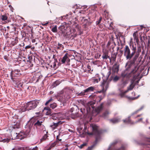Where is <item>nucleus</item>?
Here are the masks:
<instances>
[{
	"label": "nucleus",
	"mask_w": 150,
	"mask_h": 150,
	"mask_svg": "<svg viewBox=\"0 0 150 150\" xmlns=\"http://www.w3.org/2000/svg\"><path fill=\"white\" fill-rule=\"evenodd\" d=\"M131 50L132 52L131 53L130 49L128 45H126L124 47V55L126 57L127 59H129L130 60L128 62L127 64H129V67H130L132 65L135 64L136 61L139 56V54H136L134 57L132 58L134 56L136 53V47L133 45L132 46H130Z\"/></svg>",
	"instance_id": "nucleus-1"
},
{
	"label": "nucleus",
	"mask_w": 150,
	"mask_h": 150,
	"mask_svg": "<svg viewBox=\"0 0 150 150\" xmlns=\"http://www.w3.org/2000/svg\"><path fill=\"white\" fill-rule=\"evenodd\" d=\"M91 127H92L93 130L92 132H86V130L87 129V127L85 126L83 130L85 133H87V134L89 135H94L96 136L95 140L94 142V144L91 146L89 147L87 150H92L93 148L96 146L97 143L99 139L100 138V131L98 130V127L96 125L91 124L90 125Z\"/></svg>",
	"instance_id": "nucleus-2"
},
{
	"label": "nucleus",
	"mask_w": 150,
	"mask_h": 150,
	"mask_svg": "<svg viewBox=\"0 0 150 150\" xmlns=\"http://www.w3.org/2000/svg\"><path fill=\"white\" fill-rule=\"evenodd\" d=\"M139 67L137 64L136 65L134 68L132 70L131 72L129 74L128 76L129 77H133L131 81V83L130 86L127 87V90L128 92L129 91L132 90L135 86V80L138 79L139 76L140 71H139Z\"/></svg>",
	"instance_id": "nucleus-3"
},
{
	"label": "nucleus",
	"mask_w": 150,
	"mask_h": 150,
	"mask_svg": "<svg viewBox=\"0 0 150 150\" xmlns=\"http://www.w3.org/2000/svg\"><path fill=\"white\" fill-rule=\"evenodd\" d=\"M38 116L33 117L28 122L27 126L28 127V128L30 129L29 132L30 131L33 124L36 128L43 125L42 124V122L41 120H38Z\"/></svg>",
	"instance_id": "nucleus-4"
},
{
	"label": "nucleus",
	"mask_w": 150,
	"mask_h": 150,
	"mask_svg": "<svg viewBox=\"0 0 150 150\" xmlns=\"http://www.w3.org/2000/svg\"><path fill=\"white\" fill-rule=\"evenodd\" d=\"M39 102L37 100H33L28 102L25 105V110H29L35 108Z\"/></svg>",
	"instance_id": "nucleus-5"
},
{
	"label": "nucleus",
	"mask_w": 150,
	"mask_h": 150,
	"mask_svg": "<svg viewBox=\"0 0 150 150\" xmlns=\"http://www.w3.org/2000/svg\"><path fill=\"white\" fill-rule=\"evenodd\" d=\"M95 87L94 86H91L88 87L83 91H81L80 93H77L76 94L78 96H83L86 95V93L90 92L93 91L95 90Z\"/></svg>",
	"instance_id": "nucleus-6"
},
{
	"label": "nucleus",
	"mask_w": 150,
	"mask_h": 150,
	"mask_svg": "<svg viewBox=\"0 0 150 150\" xmlns=\"http://www.w3.org/2000/svg\"><path fill=\"white\" fill-rule=\"evenodd\" d=\"M67 26L66 25H61L59 28V33L63 35L64 37L67 36L69 35L68 33L67 30Z\"/></svg>",
	"instance_id": "nucleus-7"
},
{
	"label": "nucleus",
	"mask_w": 150,
	"mask_h": 150,
	"mask_svg": "<svg viewBox=\"0 0 150 150\" xmlns=\"http://www.w3.org/2000/svg\"><path fill=\"white\" fill-rule=\"evenodd\" d=\"M81 18V21L84 23V25L83 26H84V28L86 29L87 28L88 26H90L93 22L92 21H88L87 19L84 18V17H82Z\"/></svg>",
	"instance_id": "nucleus-8"
},
{
	"label": "nucleus",
	"mask_w": 150,
	"mask_h": 150,
	"mask_svg": "<svg viewBox=\"0 0 150 150\" xmlns=\"http://www.w3.org/2000/svg\"><path fill=\"white\" fill-rule=\"evenodd\" d=\"M20 71L19 69H15L13 71H12L10 73V75L11 77V79L13 81H15V80H16L17 78H13V75L14 76H16L17 75H19V73L20 72Z\"/></svg>",
	"instance_id": "nucleus-9"
},
{
	"label": "nucleus",
	"mask_w": 150,
	"mask_h": 150,
	"mask_svg": "<svg viewBox=\"0 0 150 150\" xmlns=\"http://www.w3.org/2000/svg\"><path fill=\"white\" fill-rule=\"evenodd\" d=\"M109 81L107 80H103V81L101 84V86L102 87V90L106 91L109 85Z\"/></svg>",
	"instance_id": "nucleus-10"
},
{
	"label": "nucleus",
	"mask_w": 150,
	"mask_h": 150,
	"mask_svg": "<svg viewBox=\"0 0 150 150\" xmlns=\"http://www.w3.org/2000/svg\"><path fill=\"white\" fill-rule=\"evenodd\" d=\"M24 135L23 133L21 132L18 133V134L17 133H14L12 134L11 136H12V135H13V136H15V137H14V138L13 137L12 139H22L24 137Z\"/></svg>",
	"instance_id": "nucleus-11"
},
{
	"label": "nucleus",
	"mask_w": 150,
	"mask_h": 150,
	"mask_svg": "<svg viewBox=\"0 0 150 150\" xmlns=\"http://www.w3.org/2000/svg\"><path fill=\"white\" fill-rule=\"evenodd\" d=\"M95 103L93 101H90L86 105V111L87 113H88V112L91 111V108H92L93 110L94 108L93 105Z\"/></svg>",
	"instance_id": "nucleus-12"
},
{
	"label": "nucleus",
	"mask_w": 150,
	"mask_h": 150,
	"mask_svg": "<svg viewBox=\"0 0 150 150\" xmlns=\"http://www.w3.org/2000/svg\"><path fill=\"white\" fill-rule=\"evenodd\" d=\"M103 53L102 58L103 60L107 59L108 58L110 59V57L108 56L109 52L106 49H103L102 50Z\"/></svg>",
	"instance_id": "nucleus-13"
},
{
	"label": "nucleus",
	"mask_w": 150,
	"mask_h": 150,
	"mask_svg": "<svg viewBox=\"0 0 150 150\" xmlns=\"http://www.w3.org/2000/svg\"><path fill=\"white\" fill-rule=\"evenodd\" d=\"M104 20L105 21L107 20L108 24L109 25V27H108V29L110 30H112L114 29L113 27V23L111 19L110 18H106L105 17V18Z\"/></svg>",
	"instance_id": "nucleus-14"
},
{
	"label": "nucleus",
	"mask_w": 150,
	"mask_h": 150,
	"mask_svg": "<svg viewBox=\"0 0 150 150\" xmlns=\"http://www.w3.org/2000/svg\"><path fill=\"white\" fill-rule=\"evenodd\" d=\"M70 95L69 94L66 93L63 96V97H62V98L61 99V101L63 103H66V101L70 99Z\"/></svg>",
	"instance_id": "nucleus-15"
},
{
	"label": "nucleus",
	"mask_w": 150,
	"mask_h": 150,
	"mask_svg": "<svg viewBox=\"0 0 150 150\" xmlns=\"http://www.w3.org/2000/svg\"><path fill=\"white\" fill-rule=\"evenodd\" d=\"M70 112H71V117L74 119L78 116V112H74V108H72L70 109Z\"/></svg>",
	"instance_id": "nucleus-16"
},
{
	"label": "nucleus",
	"mask_w": 150,
	"mask_h": 150,
	"mask_svg": "<svg viewBox=\"0 0 150 150\" xmlns=\"http://www.w3.org/2000/svg\"><path fill=\"white\" fill-rule=\"evenodd\" d=\"M113 73H117L119 70V66L117 63L115 64L112 69Z\"/></svg>",
	"instance_id": "nucleus-17"
},
{
	"label": "nucleus",
	"mask_w": 150,
	"mask_h": 150,
	"mask_svg": "<svg viewBox=\"0 0 150 150\" xmlns=\"http://www.w3.org/2000/svg\"><path fill=\"white\" fill-rule=\"evenodd\" d=\"M103 105L104 103H101L99 106L95 108V111L98 113L100 112L103 109Z\"/></svg>",
	"instance_id": "nucleus-18"
},
{
	"label": "nucleus",
	"mask_w": 150,
	"mask_h": 150,
	"mask_svg": "<svg viewBox=\"0 0 150 150\" xmlns=\"http://www.w3.org/2000/svg\"><path fill=\"white\" fill-rule=\"evenodd\" d=\"M44 111H45L46 114L47 115H51L52 114V112L51 110L49 107H45L44 108Z\"/></svg>",
	"instance_id": "nucleus-19"
},
{
	"label": "nucleus",
	"mask_w": 150,
	"mask_h": 150,
	"mask_svg": "<svg viewBox=\"0 0 150 150\" xmlns=\"http://www.w3.org/2000/svg\"><path fill=\"white\" fill-rule=\"evenodd\" d=\"M100 80V78L99 76H97L96 77H92L91 79V81L94 83H97Z\"/></svg>",
	"instance_id": "nucleus-20"
},
{
	"label": "nucleus",
	"mask_w": 150,
	"mask_h": 150,
	"mask_svg": "<svg viewBox=\"0 0 150 150\" xmlns=\"http://www.w3.org/2000/svg\"><path fill=\"white\" fill-rule=\"evenodd\" d=\"M110 122L113 123H117L120 121V119L118 118H115L110 120Z\"/></svg>",
	"instance_id": "nucleus-21"
},
{
	"label": "nucleus",
	"mask_w": 150,
	"mask_h": 150,
	"mask_svg": "<svg viewBox=\"0 0 150 150\" xmlns=\"http://www.w3.org/2000/svg\"><path fill=\"white\" fill-rule=\"evenodd\" d=\"M14 83H15L16 85H17L18 87H21L22 86L23 84L20 82L19 80L18 79L15 80V81H13Z\"/></svg>",
	"instance_id": "nucleus-22"
},
{
	"label": "nucleus",
	"mask_w": 150,
	"mask_h": 150,
	"mask_svg": "<svg viewBox=\"0 0 150 150\" xmlns=\"http://www.w3.org/2000/svg\"><path fill=\"white\" fill-rule=\"evenodd\" d=\"M12 40L11 42V45L13 46L15 45L18 42V40L17 37H16L14 39L13 38L12 39Z\"/></svg>",
	"instance_id": "nucleus-23"
},
{
	"label": "nucleus",
	"mask_w": 150,
	"mask_h": 150,
	"mask_svg": "<svg viewBox=\"0 0 150 150\" xmlns=\"http://www.w3.org/2000/svg\"><path fill=\"white\" fill-rule=\"evenodd\" d=\"M124 123H127L131 124H133L134 123V122H132L130 119V117H129L127 119L123 120Z\"/></svg>",
	"instance_id": "nucleus-24"
},
{
	"label": "nucleus",
	"mask_w": 150,
	"mask_h": 150,
	"mask_svg": "<svg viewBox=\"0 0 150 150\" xmlns=\"http://www.w3.org/2000/svg\"><path fill=\"white\" fill-rule=\"evenodd\" d=\"M58 143V141H56L52 143L50 146L49 147L48 149L47 150H50L53 147H54L55 145Z\"/></svg>",
	"instance_id": "nucleus-25"
},
{
	"label": "nucleus",
	"mask_w": 150,
	"mask_h": 150,
	"mask_svg": "<svg viewBox=\"0 0 150 150\" xmlns=\"http://www.w3.org/2000/svg\"><path fill=\"white\" fill-rule=\"evenodd\" d=\"M67 54H68L67 53H66L62 59L61 62L63 64L64 63L67 59H69L67 56Z\"/></svg>",
	"instance_id": "nucleus-26"
},
{
	"label": "nucleus",
	"mask_w": 150,
	"mask_h": 150,
	"mask_svg": "<svg viewBox=\"0 0 150 150\" xmlns=\"http://www.w3.org/2000/svg\"><path fill=\"white\" fill-rule=\"evenodd\" d=\"M59 122H58L57 123H53V124L50 125V127L53 130H54L59 124Z\"/></svg>",
	"instance_id": "nucleus-27"
},
{
	"label": "nucleus",
	"mask_w": 150,
	"mask_h": 150,
	"mask_svg": "<svg viewBox=\"0 0 150 150\" xmlns=\"http://www.w3.org/2000/svg\"><path fill=\"white\" fill-rule=\"evenodd\" d=\"M12 150H30L29 147H21L18 148H13Z\"/></svg>",
	"instance_id": "nucleus-28"
},
{
	"label": "nucleus",
	"mask_w": 150,
	"mask_h": 150,
	"mask_svg": "<svg viewBox=\"0 0 150 150\" xmlns=\"http://www.w3.org/2000/svg\"><path fill=\"white\" fill-rule=\"evenodd\" d=\"M109 114V112L107 111H106L101 116L104 118H107L108 117V116Z\"/></svg>",
	"instance_id": "nucleus-29"
},
{
	"label": "nucleus",
	"mask_w": 150,
	"mask_h": 150,
	"mask_svg": "<svg viewBox=\"0 0 150 150\" xmlns=\"http://www.w3.org/2000/svg\"><path fill=\"white\" fill-rule=\"evenodd\" d=\"M117 53H114L111 54V58L113 61H115L116 60Z\"/></svg>",
	"instance_id": "nucleus-30"
},
{
	"label": "nucleus",
	"mask_w": 150,
	"mask_h": 150,
	"mask_svg": "<svg viewBox=\"0 0 150 150\" xmlns=\"http://www.w3.org/2000/svg\"><path fill=\"white\" fill-rule=\"evenodd\" d=\"M10 139L8 138L2 139L1 138L0 139V142H2L3 143L7 142L8 143L9 142Z\"/></svg>",
	"instance_id": "nucleus-31"
},
{
	"label": "nucleus",
	"mask_w": 150,
	"mask_h": 150,
	"mask_svg": "<svg viewBox=\"0 0 150 150\" xmlns=\"http://www.w3.org/2000/svg\"><path fill=\"white\" fill-rule=\"evenodd\" d=\"M60 83L59 81H56L54 82L52 84V86L54 87H55L57 86Z\"/></svg>",
	"instance_id": "nucleus-32"
},
{
	"label": "nucleus",
	"mask_w": 150,
	"mask_h": 150,
	"mask_svg": "<svg viewBox=\"0 0 150 150\" xmlns=\"http://www.w3.org/2000/svg\"><path fill=\"white\" fill-rule=\"evenodd\" d=\"M102 17H100L99 20L96 21V25H98V26L99 27H100L101 28V24H100V23L101 22V21L102 20Z\"/></svg>",
	"instance_id": "nucleus-33"
},
{
	"label": "nucleus",
	"mask_w": 150,
	"mask_h": 150,
	"mask_svg": "<svg viewBox=\"0 0 150 150\" xmlns=\"http://www.w3.org/2000/svg\"><path fill=\"white\" fill-rule=\"evenodd\" d=\"M64 46L61 44L58 43L57 46V49L59 50H63L64 49Z\"/></svg>",
	"instance_id": "nucleus-34"
},
{
	"label": "nucleus",
	"mask_w": 150,
	"mask_h": 150,
	"mask_svg": "<svg viewBox=\"0 0 150 150\" xmlns=\"http://www.w3.org/2000/svg\"><path fill=\"white\" fill-rule=\"evenodd\" d=\"M118 142V140H115L110 144V147L114 146L117 144Z\"/></svg>",
	"instance_id": "nucleus-35"
},
{
	"label": "nucleus",
	"mask_w": 150,
	"mask_h": 150,
	"mask_svg": "<svg viewBox=\"0 0 150 150\" xmlns=\"http://www.w3.org/2000/svg\"><path fill=\"white\" fill-rule=\"evenodd\" d=\"M57 106V104L55 103H53L50 105V107L52 109H54Z\"/></svg>",
	"instance_id": "nucleus-36"
},
{
	"label": "nucleus",
	"mask_w": 150,
	"mask_h": 150,
	"mask_svg": "<svg viewBox=\"0 0 150 150\" xmlns=\"http://www.w3.org/2000/svg\"><path fill=\"white\" fill-rule=\"evenodd\" d=\"M48 137V136H47V134H45L43 136L42 138L40 139V142H42L43 141L45 140Z\"/></svg>",
	"instance_id": "nucleus-37"
},
{
	"label": "nucleus",
	"mask_w": 150,
	"mask_h": 150,
	"mask_svg": "<svg viewBox=\"0 0 150 150\" xmlns=\"http://www.w3.org/2000/svg\"><path fill=\"white\" fill-rule=\"evenodd\" d=\"M127 92V91L126 90L124 92H121L119 95L122 98L125 96V94Z\"/></svg>",
	"instance_id": "nucleus-38"
},
{
	"label": "nucleus",
	"mask_w": 150,
	"mask_h": 150,
	"mask_svg": "<svg viewBox=\"0 0 150 150\" xmlns=\"http://www.w3.org/2000/svg\"><path fill=\"white\" fill-rule=\"evenodd\" d=\"M8 18L6 14H4L2 15L1 17V19L2 21H5Z\"/></svg>",
	"instance_id": "nucleus-39"
},
{
	"label": "nucleus",
	"mask_w": 150,
	"mask_h": 150,
	"mask_svg": "<svg viewBox=\"0 0 150 150\" xmlns=\"http://www.w3.org/2000/svg\"><path fill=\"white\" fill-rule=\"evenodd\" d=\"M120 79V77L118 76H115L113 79V81L114 82H116L118 81Z\"/></svg>",
	"instance_id": "nucleus-40"
},
{
	"label": "nucleus",
	"mask_w": 150,
	"mask_h": 150,
	"mask_svg": "<svg viewBox=\"0 0 150 150\" xmlns=\"http://www.w3.org/2000/svg\"><path fill=\"white\" fill-rule=\"evenodd\" d=\"M20 125L19 123H16V124H14L13 125V128L14 129L16 128H20Z\"/></svg>",
	"instance_id": "nucleus-41"
},
{
	"label": "nucleus",
	"mask_w": 150,
	"mask_h": 150,
	"mask_svg": "<svg viewBox=\"0 0 150 150\" xmlns=\"http://www.w3.org/2000/svg\"><path fill=\"white\" fill-rule=\"evenodd\" d=\"M51 30L53 32L57 33V26L56 25L55 26L52 28Z\"/></svg>",
	"instance_id": "nucleus-42"
},
{
	"label": "nucleus",
	"mask_w": 150,
	"mask_h": 150,
	"mask_svg": "<svg viewBox=\"0 0 150 150\" xmlns=\"http://www.w3.org/2000/svg\"><path fill=\"white\" fill-rule=\"evenodd\" d=\"M141 48L139 45L137 46V51L136 53V54H139V53L141 52Z\"/></svg>",
	"instance_id": "nucleus-43"
},
{
	"label": "nucleus",
	"mask_w": 150,
	"mask_h": 150,
	"mask_svg": "<svg viewBox=\"0 0 150 150\" xmlns=\"http://www.w3.org/2000/svg\"><path fill=\"white\" fill-rule=\"evenodd\" d=\"M53 99L52 98H51L50 99L47 101L45 104V105H47L49 103L52 102L53 101Z\"/></svg>",
	"instance_id": "nucleus-44"
},
{
	"label": "nucleus",
	"mask_w": 150,
	"mask_h": 150,
	"mask_svg": "<svg viewBox=\"0 0 150 150\" xmlns=\"http://www.w3.org/2000/svg\"><path fill=\"white\" fill-rule=\"evenodd\" d=\"M133 36L134 40L137 39L138 40V35H137V32H135L133 34Z\"/></svg>",
	"instance_id": "nucleus-45"
},
{
	"label": "nucleus",
	"mask_w": 150,
	"mask_h": 150,
	"mask_svg": "<svg viewBox=\"0 0 150 150\" xmlns=\"http://www.w3.org/2000/svg\"><path fill=\"white\" fill-rule=\"evenodd\" d=\"M115 39V38H114L113 35H112L111 36V41H112V42L114 43V44L115 46L116 45V44L115 42L114 41Z\"/></svg>",
	"instance_id": "nucleus-46"
},
{
	"label": "nucleus",
	"mask_w": 150,
	"mask_h": 150,
	"mask_svg": "<svg viewBox=\"0 0 150 150\" xmlns=\"http://www.w3.org/2000/svg\"><path fill=\"white\" fill-rule=\"evenodd\" d=\"M86 145L87 144L86 143H84L79 146V147L80 149H82L83 148L84 146H86Z\"/></svg>",
	"instance_id": "nucleus-47"
},
{
	"label": "nucleus",
	"mask_w": 150,
	"mask_h": 150,
	"mask_svg": "<svg viewBox=\"0 0 150 150\" xmlns=\"http://www.w3.org/2000/svg\"><path fill=\"white\" fill-rule=\"evenodd\" d=\"M126 97L129 100H134L137 98L136 97H128L127 96H126Z\"/></svg>",
	"instance_id": "nucleus-48"
},
{
	"label": "nucleus",
	"mask_w": 150,
	"mask_h": 150,
	"mask_svg": "<svg viewBox=\"0 0 150 150\" xmlns=\"http://www.w3.org/2000/svg\"><path fill=\"white\" fill-rule=\"evenodd\" d=\"M87 68L88 69V72L90 71L91 70V67L89 65H88L87 66Z\"/></svg>",
	"instance_id": "nucleus-49"
},
{
	"label": "nucleus",
	"mask_w": 150,
	"mask_h": 150,
	"mask_svg": "<svg viewBox=\"0 0 150 150\" xmlns=\"http://www.w3.org/2000/svg\"><path fill=\"white\" fill-rule=\"evenodd\" d=\"M59 135H57V137H56V139H57L56 141H58V142H59V141L61 142V141L62 140V139H60L59 138Z\"/></svg>",
	"instance_id": "nucleus-50"
},
{
	"label": "nucleus",
	"mask_w": 150,
	"mask_h": 150,
	"mask_svg": "<svg viewBox=\"0 0 150 150\" xmlns=\"http://www.w3.org/2000/svg\"><path fill=\"white\" fill-rule=\"evenodd\" d=\"M121 76L123 78L125 77L126 76V74H125L124 73H122L121 74Z\"/></svg>",
	"instance_id": "nucleus-51"
},
{
	"label": "nucleus",
	"mask_w": 150,
	"mask_h": 150,
	"mask_svg": "<svg viewBox=\"0 0 150 150\" xmlns=\"http://www.w3.org/2000/svg\"><path fill=\"white\" fill-rule=\"evenodd\" d=\"M76 28L78 29L79 30H80L81 29V27L78 25L76 26Z\"/></svg>",
	"instance_id": "nucleus-52"
},
{
	"label": "nucleus",
	"mask_w": 150,
	"mask_h": 150,
	"mask_svg": "<svg viewBox=\"0 0 150 150\" xmlns=\"http://www.w3.org/2000/svg\"><path fill=\"white\" fill-rule=\"evenodd\" d=\"M8 6L9 7V8H10L11 10L12 11H13V8L12 7V6L11 5H9Z\"/></svg>",
	"instance_id": "nucleus-53"
},
{
	"label": "nucleus",
	"mask_w": 150,
	"mask_h": 150,
	"mask_svg": "<svg viewBox=\"0 0 150 150\" xmlns=\"http://www.w3.org/2000/svg\"><path fill=\"white\" fill-rule=\"evenodd\" d=\"M56 55H55L54 54L53 56V58L54 59V61L56 62H57V60L56 58H55Z\"/></svg>",
	"instance_id": "nucleus-54"
},
{
	"label": "nucleus",
	"mask_w": 150,
	"mask_h": 150,
	"mask_svg": "<svg viewBox=\"0 0 150 150\" xmlns=\"http://www.w3.org/2000/svg\"><path fill=\"white\" fill-rule=\"evenodd\" d=\"M38 147L35 146V147L33 148V149H32L31 150H38ZM30 150V149H29Z\"/></svg>",
	"instance_id": "nucleus-55"
},
{
	"label": "nucleus",
	"mask_w": 150,
	"mask_h": 150,
	"mask_svg": "<svg viewBox=\"0 0 150 150\" xmlns=\"http://www.w3.org/2000/svg\"><path fill=\"white\" fill-rule=\"evenodd\" d=\"M57 62H56L55 61H54V65H53V68H55V67H56V63Z\"/></svg>",
	"instance_id": "nucleus-56"
},
{
	"label": "nucleus",
	"mask_w": 150,
	"mask_h": 150,
	"mask_svg": "<svg viewBox=\"0 0 150 150\" xmlns=\"http://www.w3.org/2000/svg\"><path fill=\"white\" fill-rule=\"evenodd\" d=\"M85 109H83L82 108H81V111L82 112V113L83 114L85 112Z\"/></svg>",
	"instance_id": "nucleus-57"
},
{
	"label": "nucleus",
	"mask_w": 150,
	"mask_h": 150,
	"mask_svg": "<svg viewBox=\"0 0 150 150\" xmlns=\"http://www.w3.org/2000/svg\"><path fill=\"white\" fill-rule=\"evenodd\" d=\"M150 40H149L148 41L147 43V46L148 47H149L150 46Z\"/></svg>",
	"instance_id": "nucleus-58"
},
{
	"label": "nucleus",
	"mask_w": 150,
	"mask_h": 150,
	"mask_svg": "<svg viewBox=\"0 0 150 150\" xmlns=\"http://www.w3.org/2000/svg\"><path fill=\"white\" fill-rule=\"evenodd\" d=\"M136 80H135V85H136V84L139 83V79H138V80H137V81H136Z\"/></svg>",
	"instance_id": "nucleus-59"
},
{
	"label": "nucleus",
	"mask_w": 150,
	"mask_h": 150,
	"mask_svg": "<svg viewBox=\"0 0 150 150\" xmlns=\"http://www.w3.org/2000/svg\"><path fill=\"white\" fill-rule=\"evenodd\" d=\"M31 47V46H30V45H27V46H26L25 47V49H28V48H30Z\"/></svg>",
	"instance_id": "nucleus-60"
},
{
	"label": "nucleus",
	"mask_w": 150,
	"mask_h": 150,
	"mask_svg": "<svg viewBox=\"0 0 150 150\" xmlns=\"http://www.w3.org/2000/svg\"><path fill=\"white\" fill-rule=\"evenodd\" d=\"M103 91L102 90L101 91H97L96 92V93H100L102 92V91Z\"/></svg>",
	"instance_id": "nucleus-61"
},
{
	"label": "nucleus",
	"mask_w": 150,
	"mask_h": 150,
	"mask_svg": "<svg viewBox=\"0 0 150 150\" xmlns=\"http://www.w3.org/2000/svg\"><path fill=\"white\" fill-rule=\"evenodd\" d=\"M142 118H141L139 119L137 121H136V123H137L138 122H139L141 121L142 120Z\"/></svg>",
	"instance_id": "nucleus-62"
},
{
	"label": "nucleus",
	"mask_w": 150,
	"mask_h": 150,
	"mask_svg": "<svg viewBox=\"0 0 150 150\" xmlns=\"http://www.w3.org/2000/svg\"><path fill=\"white\" fill-rule=\"evenodd\" d=\"M110 43L111 42L109 41L107 44V46H109L110 45Z\"/></svg>",
	"instance_id": "nucleus-63"
},
{
	"label": "nucleus",
	"mask_w": 150,
	"mask_h": 150,
	"mask_svg": "<svg viewBox=\"0 0 150 150\" xmlns=\"http://www.w3.org/2000/svg\"><path fill=\"white\" fill-rule=\"evenodd\" d=\"M4 59L6 60H8L7 57L6 56H4Z\"/></svg>",
	"instance_id": "nucleus-64"
}]
</instances>
